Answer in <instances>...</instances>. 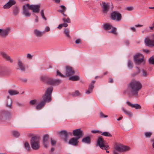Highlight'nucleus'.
Returning <instances> with one entry per match:
<instances>
[{
    "label": "nucleus",
    "mask_w": 154,
    "mask_h": 154,
    "mask_svg": "<svg viewBox=\"0 0 154 154\" xmlns=\"http://www.w3.org/2000/svg\"><path fill=\"white\" fill-rule=\"evenodd\" d=\"M122 109L123 112L128 116L131 117L132 116V113L130 111L125 109L123 107L122 108Z\"/></svg>",
    "instance_id": "c85d7f7f"
},
{
    "label": "nucleus",
    "mask_w": 154,
    "mask_h": 154,
    "mask_svg": "<svg viewBox=\"0 0 154 154\" xmlns=\"http://www.w3.org/2000/svg\"><path fill=\"white\" fill-rule=\"evenodd\" d=\"M62 25L63 26L65 27H66L68 26V24L65 23L62 24Z\"/></svg>",
    "instance_id": "13d9d810"
},
{
    "label": "nucleus",
    "mask_w": 154,
    "mask_h": 154,
    "mask_svg": "<svg viewBox=\"0 0 154 154\" xmlns=\"http://www.w3.org/2000/svg\"><path fill=\"white\" fill-rule=\"evenodd\" d=\"M100 117L101 118H106L108 117L107 115H105L102 112H100Z\"/></svg>",
    "instance_id": "3c124183"
},
{
    "label": "nucleus",
    "mask_w": 154,
    "mask_h": 154,
    "mask_svg": "<svg viewBox=\"0 0 154 154\" xmlns=\"http://www.w3.org/2000/svg\"><path fill=\"white\" fill-rule=\"evenodd\" d=\"M129 148V147L124 146L122 144H116L115 145V149L119 152L126 151Z\"/></svg>",
    "instance_id": "0eeeda50"
},
{
    "label": "nucleus",
    "mask_w": 154,
    "mask_h": 154,
    "mask_svg": "<svg viewBox=\"0 0 154 154\" xmlns=\"http://www.w3.org/2000/svg\"><path fill=\"white\" fill-rule=\"evenodd\" d=\"M59 133L60 135L64 136V140L65 142H66L67 141V139L68 138V133L67 131L65 130L61 131H59Z\"/></svg>",
    "instance_id": "b1692460"
},
{
    "label": "nucleus",
    "mask_w": 154,
    "mask_h": 154,
    "mask_svg": "<svg viewBox=\"0 0 154 154\" xmlns=\"http://www.w3.org/2000/svg\"><path fill=\"white\" fill-rule=\"evenodd\" d=\"M26 6L28 7V8L32 10L33 12L38 13L40 11L39 8L40 6L39 5H30L29 4H26Z\"/></svg>",
    "instance_id": "6e6552de"
},
{
    "label": "nucleus",
    "mask_w": 154,
    "mask_h": 154,
    "mask_svg": "<svg viewBox=\"0 0 154 154\" xmlns=\"http://www.w3.org/2000/svg\"><path fill=\"white\" fill-rule=\"evenodd\" d=\"M142 71L143 73V76L145 77L147 75V72L144 70H142Z\"/></svg>",
    "instance_id": "864d4df0"
},
{
    "label": "nucleus",
    "mask_w": 154,
    "mask_h": 154,
    "mask_svg": "<svg viewBox=\"0 0 154 154\" xmlns=\"http://www.w3.org/2000/svg\"><path fill=\"white\" fill-rule=\"evenodd\" d=\"M41 14L42 18L45 20H46V18L45 17L44 14V11L43 9L41 10Z\"/></svg>",
    "instance_id": "c03bdc74"
},
{
    "label": "nucleus",
    "mask_w": 154,
    "mask_h": 154,
    "mask_svg": "<svg viewBox=\"0 0 154 154\" xmlns=\"http://www.w3.org/2000/svg\"><path fill=\"white\" fill-rule=\"evenodd\" d=\"M143 51L145 52V53H146L147 54H148L149 52V51L148 50H147L144 49L143 50Z\"/></svg>",
    "instance_id": "0e129e2a"
},
{
    "label": "nucleus",
    "mask_w": 154,
    "mask_h": 154,
    "mask_svg": "<svg viewBox=\"0 0 154 154\" xmlns=\"http://www.w3.org/2000/svg\"><path fill=\"white\" fill-rule=\"evenodd\" d=\"M102 135L109 137H111L112 136L111 134L108 132L105 131L104 132L102 133Z\"/></svg>",
    "instance_id": "c9c22d12"
},
{
    "label": "nucleus",
    "mask_w": 154,
    "mask_h": 154,
    "mask_svg": "<svg viewBox=\"0 0 154 154\" xmlns=\"http://www.w3.org/2000/svg\"><path fill=\"white\" fill-rule=\"evenodd\" d=\"M30 143L32 149L35 150L38 149L40 147L39 138L36 136L32 137L30 140Z\"/></svg>",
    "instance_id": "20e7f679"
},
{
    "label": "nucleus",
    "mask_w": 154,
    "mask_h": 154,
    "mask_svg": "<svg viewBox=\"0 0 154 154\" xmlns=\"http://www.w3.org/2000/svg\"><path fill=\"white\" fill-rule=\"evenodd\" d=\"M80 92L78 91H76L73 94V96H78L80 95Z\"/></svg>",
    "instance_id": "603ef678"
},
{
    "label": "nucleus",
    "mask_w": 154,
    "mask_h": 154,
    "mask_svg": "<svg viewBox=\"0 0 154 154\" xmlns=\"http://www.w3.org/2000/svg\"><path fill=\"white\" fill-rule=\"evenodd\" d=\"M51 143L52 146L55 145L56 143V141L54 139L51 138Z\"/></svg>",
    "instance_id": "37998d69"
},
{
    "label": "nucleus",
    "mask_w": 154,
    "mask_h": 154,
    "mask_svg": "<svg viewBox=\"0 0 154 154\" xmlns=\"http://www.w3.org/2000/svg\"><path fill=\"white\" fill-rule=\"evenodd\" d=\"M8 92L9 94L11 96L18 94L19 93L17 91L12 89L8 90Z\"/></svg>",
    "instance_id": "a878e982"
},
{
    "label": "nucleus",
    "mask_w": 154,
    "mask_h": 154,
    "mask_svg": "<svg viewBox=\"0 0 154 154\" xmlns=\"http://www.w3.org/2000/svg\"><path fill=\"white\" fill-rule=\"evenodd\" d=\"M92 92V91H91L89 90V89H88V90L86 91V93L88 94L91 93Z\"/></svg>",
    "instance_id": "e2e57ef3"
},
{
    "label": "nucleus",
    "mask_w": 154,
    "mask_h": 154,
    "mask_svg": "<svg viewBox=\"0 0 154 154\" xmlns=\"http://www.w3.org/2000/svg\"><path fill=\"white\" fill-rule=\"evenodd\" d=\"M63 26L62 25V24H60L57 27V28L59 29H61L63 27Z\"/></svg>",
    "instance_id": "052dcab7"
},
{
    "label": "nucleus",
    "mask_w": 154,
    "mask_h": 154,
    "mask_svg": "<svg viewBox=\"0 0 154 154\" xmlns=\"http://www.w3.org/2000/svg\"><path fill=\"white\" fill-rule=\"evenodd\" d=\"M34 35L38 37H40L42 36L44 34V32H42L37 29H35L33 31Z\"/></svg>",
    "instance_id": "aec40b11"
},
{
    "label": "nucleus",
    "mask_w": 154,
    "mask_h": 154,
    "mask_svg": "<svg viewBox=\"0 0 154 154\" xmlns=\"http://www.w3.org/2000/svg\"><path fill=\"white\" fill-rule=\"evenodd\" d=\"M128 68L131 69L132 68V63L130 60L128 61Z\"/></svg>",
    "instance_id": "49530a36"
},
{
    "label": "nucleus",
    "mask_w": 154,
    "mask_h": 154,
    "mask_svg": "<svg viewBox=\"0 0 154 154\" xmlns=\"http://www.w3.org/2000/svg\"><path fill=\"white\" fill-rule=\"evenodd\" d=\"M91 132L93 133L101 134L102 133L101 131L98 130H93L91 131Z\"/></svg>",
    "instance_id": "a18cd8bd"
},
{
    "label": "nucleus",
    "mask_w": 154,
    "mask_h": 154,
    "mask_svg": "<svg viewBox=\"0 0 154 154\" xmlns=\"http://www.w3.org/2000/svg\"><path fill=\"white\" fill-rule=\"evenodd\" d=\"M7 97L8 98V99L6 103L8 107L11 108L12 103V100L11 99L9 98V96Z\"/></svg>",
    "instance_id": "cd10ccee"
},
{
    "label": "nucleus",
    "mask_w": 154,
    "mask_h": 154,
    "mask_svg": "<svg viewBox=\"0 0 154 154\" xmlns=\"http://www.w3.org/2000/svg\"><path fill=\"white\" fill-rule=\"evenodd\" d=\"M129 42L128 41H125V44L126 45H129Z\"/></svg>",
    "instance_id": "69168bd1"
},
{
    "label": "nucleus",
    "mask_w": 154,
    "mask_h": 154,
    "mask_svg": "<svg viewBox=\"0 0 154 154\" xmlns=\"http://www.w3.org/2000/svg\"><path fill=\"white\" fill-rule=\"evenodd\" d=\"M69 79L72 81H77L80 80V77L78 75H72L69 76Z\"/></svg>",
    "instance_id": "393cba45"
},
{
    "label": "nucleus",
    "mask_w": 154,
    "mask_h": 154,
    "mask_svg": "<svg viewBox=\"0 0 154 154\" xmlns=\"http://www.w3.org/2000/svg\"><path fill=\"white\" fill-rule=\"evenodd\" d=\"M137 69V72H136V74H135L134 75H137V74H138L140 73V69L138 67H137L136 68Z\"/></svg>",
    "instance_id": "6e6d98bb"
},
{
    "label": "nucleus",
    "mask_w": 154,
    "mask_h": 154,
    "mask_svg": "<svg viewBox=\"0 0 154 154\" xmlns=\"http://www.w3.org/2000/svg\"><path fill=\"white\" fill-rule=\"evenodd\" d=\"M111 17L112 19L120 21L121 19V15L119 13L113 11L111 14Z\"/></svg>",
    "instance_id": "9d476101"
},
{
    "label": "nucleus",
    "mask_w": 154,
    "mask_h": 154,
    "mask_svg": "<svg viewBox=\"0 0 154 154\" xmlns=\"http://www.w3.org/2000/svg\"><path fill=\"white\" fill-rule=\"evenodd\" d=\"M64 34L68 38H70V36L69 34V31L68 29H64Z\"/></svg>",
    "instance_id": "72a5a7b5"
},
{
    "label": "nucleus",
    "mask_w": 154,
    "mask_h": 154,
    "mask_svg": "<svg viewBox=\"0 0 154 154\" xmlns=\"http://www.w3.org/2000/svg\"><path fill=\"white\" fill-rule=\"evenodd\" d=\"M50 29L49 27L46 26L45 27V29L44 30V32H48L50 31Z\"/></svg>",
    "instance_id": "8fccbe9b"
},
{
    "label": "nucleus",
    "mask_w": 154,
    "mask_h": 154,
    "mask_svg": "<svg viewBox=\"0 0 154 154\" xmlns=\"http://www.w3.org/2000/svg\"><path fill=\"white\" fill-rule=\"evenodd\" d=\"M52 90L53 88L52 87L48 88L42 97V100L45 102L46 103L47 102L49 103L51 101V95Z\"/></svg>",
    "instance_id": "7ed1b4c3"
},
{
    "label": "nucleus",
    "mask_w": 154,
    "mask_h": 154,
    "mask_svg": "<svg viewBox=\"0 0 154 154\" xmlns=\"http://www.w3.org/2000/svg\"><path fill=\"white\" fill-rule=\"evenodd\" d=\"M37 102L36 100L34 99L30 101L29 104L32 105H33L36 103Z\"/></svg>",
    "instance_id": "a19ab883"
},
{
    "label": "nucleus",
    "mask_w": 154,
    "mask_h": 154,
    "mask_svg": "<svg viewBox=\"0 0 154 154\" xmlns=\"http://www.w3.org/2000/svg\"><path fill=\"white\" fill-rule=\"evenodd\" d=\"M54 80L52 78L44 75H43L40 77V80L43 81L46 83L52 85H53Z\"/></svg>",
    "instance_id": "423d86ee"
},
{
    "label": "nucleus",
    "mask_w": 154,
    "mask_h": 154,
    "mask_svg": "<svg viewBox=\"0 0 154 154\" xmlns=\"http://www.w3.org/2000/svg\"><path fill=\"white\" fill-rule=\"evenodd\" d=\"M103 26L104 28L106 30H109L112 27V25L109 23L105 24Z\"/></svg>",
    "instance_id": "7c9ffc66"
},
{
    "label": "nucleus",
    "mask_w": 154,
    "mask_h": 154,
    "mask_svg": "<svg viewBox=\"0 0 154 154\" xmlns=\"http://www.w3.org/2000/svg\"><path fill=\"white\" fill-rule=\"evenodd\" d=\"M62 20L64 23H70L71 22L70 20L69 17L62 18Z\"/></svg>",
    "instance_id": "4c0bfd02"
},
{
    "label": "nucleus",
    "mask_w": 154,
    "mask_h": 154,
    "mask_svg": "<svg viewBox=\"0 0 154 154\" xmlns=\"http://www.w3.org/2000/svg\"><path fill=\"white\" fill-rule=\"evenodd\" d=\"M94 86L92 84H91L89 86V88H88V89H89V90L91 91H92V90L94 88Z\"/></svg>",
    "instance_id": "09e8293b"
},
{
    "label": "nucleus",
    "mask_w": 154,
    "mask_h": 154,
    "mask_svg": "<svg viewBox=\"0 0 154 154\" xmlns=\"http://www.w3.org/2000/svg\"><path fill=\"white\" fill-rule=\"evenodd\" d=\"M81 40L79 39H77L75 41V43L76 44H79L81 43Z\"/></svg>",
    "instance_id": "5fc2aeb1"
},
{
    "label": "nucleus",
    "mask_w": 154,
    "mask_h": 154,
    "mask_svg": "<svg viewBox=\"0 0 154 154\" xmlns=\"http://www.w3.org/2000/svg\"><path fill=\"white\" fill-rule=\"evenodd\" d=\"M130 29L134 32H136V29L134 27H131L130 28Z\"/></svg>",
    "instance_id": "bf43d9fd"
},
{
    "label": "nucleus",
    "mask_w": 154,
    "mask_h": 154,
    "mask_svg": "<svg viewBox=\"0 0 154 154\" xmlns=\"http://www.w3.org/2000/svg\"><path fill=\"white\" fill-rule=\"evenodd\" d=\"M143 26V25H140V24H138L136 25L135 26L137 27H141Z\"/></svg>",
    "instance_id": "680f3d73"
},
{
    "label": "nucleus",
    "mask_w": 154,
    "mask_h": 154,
    "mask_svg": "<svg viewBox=\"0 0 154 154\" xmlns=\"http://www.w3.org/2000/svg\"><path fill=\"white\" fill-rule=\"evenodd\" d=\"M36 19H35V21L36 22H38V17L37 16H36Z\"/></svg>",
    "instance_id": "774afa93"
},
{
    "label": "nucleus",
    "mask_w": 154,
    "mask_h": 154,
    "mask_svg": "<svg viewBox=\"0 0 154 154\" xmlns=\"http://www.w3.org/2000/svg\"><path fill=\"white\" fill-rule=\"evenodd\" d=\"M142 88V85L140 81L136 80L131 81L128 86V89L131 90L128 95L131 97H138L139 91Z\"/></svg>",
    "instance_id": "f257e3e1"
},
{
    "label": "nucleus",
    "mask_w": 154,
    "mask_h": 154,
    "mask_svg": "<svg viewBox=\"0 0 154 154\" xmlns=\"http://www.w3.org/2000/svg\"><path fill=\"white\" fill-rule=\"evenodd\" d=\"M75 73L74 71L71 67L66 66L65 69L62 72V73H61L59 71L57 70L56 75L61 77H65L66 76L69 77L71 76L74 74Z\"/></svg>",
    "instance_id": "f03ea898"
},
{
    "label": "nucleus",
    "mask_w": 154,
    "mask_h": 154,
    "mask_svg": "<svg viewBox=\"0 0 154 154\" xmlns=\"http://www.w3.org/2000/svg\"><path fill=\"white\" fill-rule=\"evenodd\" d=\"M113 82V80L112 79H109V82L110 83H112Z\"/></svg>",
    "instance_id": "338daca9"
},
{
    "label": "nucleus",
    "mask_w": 154,
    "mask_h": 154,
    "mask_svg": "<svg viewBox=\"0 0 154 154\" xmlns=\"http://www.w3.org/2000/svg\"><path fill=\"white\" fill-rule=\"evenodd\" d=\"M32 56L30 54H28L27 55V57L28 58L31 59L32 58Z\"/></svg>",
    "instance_id": "4d7b16f0"
},
{
    "label": "nucleus",
    "mask_w": 154,
    "mask_h": 154,
    "mask_svg": "<svg viewBox=\"0 0 154 154\" xmlns=\"http://www.w3.org/2000/svg\"><path fill=\"white\" fill-rule=\"evenodd\" d=\"M46 103L42 100L38 101L36 103L35 109L37 110H40L42 109L45 106Z\"/></svg>",
    "instance_id": "ddd939ff"
},
{
    "label": "nucleus",
    "mask_w": 154,
    "mask_h": 154,
    "mask_svg": "<svg viewBox=\"0 0 154 154\" xmlns=\"http://www.w3.org/2000/svg\"><path fill=\"white\" fill-rule=\"evenodd\" d=\"M10 29L7 28L5 29H0V36L5 38L7 37L10 32Z\"/></svg>",
    "instance_id": "f8f14e48"
},
{
    "label": "nucleus",
    "mask_w": 154,
    "mask_h": 154,
    "mask_svg": "<svg viewBox=\"0 0 154 154\" xmlns=\"http://www.w3.org/2000/svg\"><path fill=\"white\" fill-rule=\"evenodd\" d=\"M23 14L26 17H29L31 15V13L29 11V9L28 7H27L26 5H24L23 6Z\"/></svg>",
    "instance_id": "4468645a"
},
{
    "label": "nucleus",
    "mask_w": 154,
    "mask_h": 154,
    "mask_svg": "<svg viewBox=\"0 0 154 154\" xmlns=\"http://www.w3.org/2000/svg\"><path fill=\"white\" fill-rule=\"evenodd\" d=\"M143 56L141 54H137L134 57L135 62L137 64H139L143 61Z\"/></svg>",
    "instance_id": "9b49d317"
},
{
    "label": "nucleus",
    "mask_w": 154,
    "mask_h": 154,
    "mask_svg": "<svg viewBox=\"0 0 154 154\" xmlns=\"http://www.w3.org/2000/svg\"><path fill=\"white\" fill-rule=\"evenodd\" d=\"M126 10L128 11H131L133 10V7L132 6L128 7L126 8Z\"/></svg>",
    "instance_id": "de8ad7c7"
},
{
    "label": "nucleus",
    "mask_w": 154,
    "mask_h": 154,
    "mask_svg": "<svg viewBox=\"0 0 154 154\" xmlns=\"http://www.w3.org/2000/svg\"><path fill=\"white\" fill-rule=\"evenodd\" d=\"M73 134L74 136L79 139L83 137V132L81 129H78L73 131Z\"/></svg>",
    "instance_id": "1a4fd4ad"
},
{
    "label": "nucleus",
    "mask_w": 154,
    "mask_h": 154,
    "mask_svg": "<svg viewBox=\"0 0 154 154\" xmlns=\"http://www.w3.org/2000/svg\"><path fill=\"white\" fill-rule=\"evenodd\" d=\"M24 145L25 148H26L27 151L30 150V146L29 143L28 142H26L24 143Z\"/></svg>",
    "instance_id": "473e14b6"
},
{
    "label": "nucleus",
    "mask_w": 154,
    "mask_h": 154,
    "mask_svg": "<svg viewBox=\"0 0 154 154\" xmlns=\"http://www.w3.org/2000/svg\"><path fill=\"white\" fill-rule=\"evenodd\" d=\"M149 63L154 64V56L151 57L149 59Z\"/></svg>",
    "instance_id": "79ce46f5"
},
{
    "label": "nucleus",
    "mask_w": 154,
    "mask_h": 154,
    "mask_svg": "<svg viewBox=\"0 0 154 154\" xmlns=\"http://www.w3.org/2000/svg\"><path fill=\"white\" fill-rule=\"evenodd\" d=\"M15 3L16 2L14 0H9V2L4 6L3 7L5 9L9 8Z\"/></svg>",
    "instance_id": "6ab92c4d"
},
{
    "label": "nucleus",
    "mask_w": 154,
    "mask_h": 154,
    "mask_svg": "<svg viewBox=\"0 0 154 154\" xmlns=\"http://www.w3.org/2000/svg\"><path fill=\"white\" fill-rule=\"evenodd\" d=\"M152 134V133L151 132H146L144 133L145 137L147 138L150 137Z\"/></svg>",
    "instance_id": "58836bf2"
},
{
    "label": "nucleus",
    "mask_w": 154,
    "mask_h": 154,
    "mask_svg": "<svg viewBox=\"0 0 154 154\" xmlns=\"http://www.w3.org/2000/svg\"><path fill=\"white\" fill-rule=\"evenodd\" d=\"M62 81L61 80L57 79H54L53 85H57L62 83Z\"/></svg>",
    "instance_id": "f704fd0d"
},
{
    "label": "nucleus",
    "mask_w": 154,
    "mask_h": 154,
    "mask_svg": "<svg viewBox=\"0 0 154 154\" xmlns=\"http://www.w3.org/2000/svg\"><path fill=\"white\" fill-rule=\"evenodd\" d=\"M112 28V30L109 32V33H113V34L115 35H116L117 34L116 32V28L114 27H113Z\"/></svg>",
    "instance_id": "ea45409f"
},
{
    "label": "nucleus",
    "mask_w": 154,
    "mask_h": 154,
    "mask_svg": "<svg viewBox=\"0 0 154 154\" xmlns=\"http://www.w3.org/2000/svg\"><path fill=\"white\" fill-rule=\"evenodd\" d=\"M79 139L76 137H73L69 141V143L74 146L77 145L78 143V140Z\"/></svg>",
    "instance_id": "5701e85b"
},
{
    "label": "nucleus",
    "mask_w": 154,
    "mask_h": 154,
    "mask_svg": "<svg viewBox=\"0 0 154 154\" xmlns=\"http://www.w3.org/2000/svg\"><path fill=\"white\" fill-rule=\"evenodd\" d=\"M19 8L17 7H15L13 10V14L14 15H17L19 13Z\"/></svg>",
    "instance_id": "2f4dec72"
},
{
    "label": "nucleus",
    "mask_w": 154,
    "mask_h": 154,
    "mask_svg": "<svg viewBox=\"0 0 154 154\" xmlns=\"http://www.w3.org/2000/svg\"><path fill=\"white\" fill-rule=\"evenodd\" d=\"M17 63L18 66L17 69H19L22 72L24 71L25 70V67L22 61L20 60H18Z\"/></svg>",
    "instance_id": "dca6fc26"
},
{
    "label": "nucleus",
    "mask_w": 154,
    "mask_h": 154,
    "mask_svg": "<svg viewBox=\"0 0 154 154\" xmlns=\"http://www.w3.org/2000/svg\"><path fill=\"white\" fill-rule=\"evenodd\" d=\"M144 42L146 45L149 47H152L154 46V41L151 40L148 38H145Z\"/></svg>",
    "instance_id": "f3484780"
},
{
    "label": "nucleus",
    "mask_w": 154,
    "mask_h": 154,
    "mask_svg": "<svg viewBox=\"0 0 154 154\" xmlns=\"http://www.w3.org/2000/svg\"><path fill=\"white\" fill-rule=\"evenodd\" d=\"M49 136L48 134L44 135L43 138V144L45 147H47L48 145V138Z\"/></svg>",
    "instance_id": "a211bd4d"
},
{
    "label": "nucleus",
    "mask_w": 154,
    "mask_h": 154,
    "mask_svg": "<svg viewBox=\"0 0 154 154\" xmlns=\"http://www.w3.org/2000/svg\"><path fill=\"white\" fill-rule=\"evenodd\" d=\"M103 9V11L104 12H106L109 10V5L107 3L102 2L100 4Z\"/></svg>",
    "instance_id": "412c9836"
},
{
    "label": "nucleus",
    "mask_w": 154,
    "mask_h": 154,
    "mask_svg": "<svg viewBox=\"0 0 154 154\" xmlns=\"http://www.w3.org/2000/svg\"><path fill=\"white\" fill-rule=\"evenodd\" d=\"M60 9L57 10V11L60 13L65 12L66 10V8L65 6L63 5H61L60 6Z\"/></svg>",
    "instance_id": "c756f323"
},
{
    "label": "nucleus",
    "mask_w": 154,
    "mask_h": 154,
    "mask_svg": "<svg viewBox=\"0 0 154 154\" xmlns=\"http://www.w3.org/2000/svg\"><path fill=\"white\" fill-rule=\"evenodd\" d=\"M82 142L87 143H90V137H85L82 139Z\"/></svg>",
    "instance_id": "bb28decb"
},
{
    "label": "nucleus",
    "mask_w": 154,
    "mask_h": 154,
    "mask_svg": "<svg viewBox=\"0 0 154 154\" xmlns=\"http://www.w3.org/2000/svg\"><path fill=\"white\" fill-rule=\"evenodd\" d=\"M0 55L3 57L5 59H6L7 61L9 62L12 63L13 60L10 56L8 55L5 53L2 52L0 53Z\"/></svg>",
    "instance_id": "2eb2a0df"
},
{
    "label": "nucleus",
    "mask_w": 154,
    "mask_h": 154,
    "mask_svg": "<svg viewBox=\"0 0 154 154\" xmlns=\"http://www.w3.org/2000/svg\"><path fill=\"white\" fill-rule=\"evenodd\" d=\"M97 143L100 147L103 149L106 150L109 149V145L107 144H105L104 141L101 137H99L98 138Z\"/></svg>",
    "instance_id": "39448f33"
},
{
    "label": "nucleus",
    "mask_w": 154,
    "mask_h": 154,
    "mask_svg": "<svg viewBox=\"0 0 154 154\" xmlns=\"http://www.w3.org/2000/svg\"><path fill=\"white\" fill-rule=\"evenodd\" d=\"M12 134L13 136L15 137H18L20 135L19 133L17 131H14L12 132Z\"/></svg>",
    "instance_id": "e433bc0d"
},
{
    "label": "nucleus",
    "mask_w": 154,
    "mask_h": 154,
    "mask_svg": "<svg viewBox=\"0 0 154 154\" xmlns=\"http://www.w3.org/2000/svg\"><path fill=\"white\" fill-rule=\"evenodd\" d=\"M126 103L130 107L132 108H134L136 109H139L141 108V106L138 104H133L128 101H127L126 102Z\"/></svg>",
    "instance_id": "4be33fe9"
}]
</instances>
